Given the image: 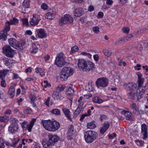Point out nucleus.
<instances>
[{
  "instance_id": "f257e3e1",
  "label": "nucleus",
  "mask_w": 148,
  "mask_h": 148,
  "mask_svg": "<svg viewBox=\"0 0 148 148\" xmlns=\"http://www.w3.org/2000/svg\"><path fill=\"white\" fill-rule=\"evenodd\" d=\"M77 64L80 70L86 72L92 71L94 67V64L92 62L86 61L83 59H79Z\"/></svg>"
},
{
  "instance_id": "f03ea898",
  "label": "nucleus",
  "mask_w": 148,
  "mask_h": 148,
  "mask_svg": "<svg viewBox=\"0 0 148 148\" xmlns=\"http://www.w3.org/2000/svg\"><path fill=\"white\" fill-rule=\"evenodd\" d=\"M42 123L45 129L49 131L54 132L60 127V123L55 120H42Z\"/></svg>"
},
{
  "instance_id": "7ed1b4c3",
  "label": "nucleus",
  "mask_w": 148,
  "mask_h": 148,
  "mask_svg": "<svg viewBox=\"0 0 148 148\" xmlns=\"http://www.w3.org/2000/svg\"><path fill=\"white\" fill-rule=\"evenodd\" d=\"M49 140L48 141L45 139L42 141V145L45 148H52V146L57 142L59 139V138L56 135H48Z\"/></svg>"
},
{
  "instance_id": "20e7f679",
  "label": "nucleus",
  "mask_w": 148,
  "mask_h": 148,
  "mask_svg": "<svg viewBox=\"0 0 148 148\" xmlns=\"http://www.w3.org/2000/svg\"><path fill=\"white\" fill-rule=\"evenodd\" d=\"M73 69L70 67H64L60 75L61 80L62 81L66 80L69 76L73 74Z\"/></svg>"
},
{
  "instance_id": "39448f33",
  "label": "nucleus",
  "mask_w": 148,
  "mask_h": 148,
  "mask_svg": "<svg viewBox=\"0 0 148 148\" xmlns=\"http://www.w3.org/2000/svg\"><path fill=\"white\" fill-rule=\"evenodd\" d=\"M144 88H145V87H139L138 88H137L136 93H133L132 92L131 93H129V97L133 100L137 99V100H139L143 97L145 91V89Z\"/></svg>"
},
{
  "instance_id": "423d86ee",
  "label": "nucleus",
  "mask_w": 148,
  "mask_h": 148,
  "mask_svg": "<svg viewBox=\"0 0 148 148\" xmlns=\"http://www.w3.org/2000/svg\"><path fill=\"white\" fill-rule=\"evenodd\" d=\"M97 138V134L96 132L91 130L87 131L84 133V138L86 142L90 143Z\"/></svg>"
},
{
  "instance_id": "0eeeda50",
  "label": "nucleus",
  "mask_w": 148,
  "mask_h": 148,
  "mask_svg": "<svg viewBox=\"0 0 148 148\" xmlns=\"http://www.w3.org/2000/svg\"><path fill=\"white\" fill-rule=\"evenodd\" d=\"M10 124L8 127V130L12 133L17 132L19 128L18 121L16 119L13 118L10 121Z\"/></svg>"
},
{
  "instance_id": "6e6552de",
  "label": "nucleus",
  "mask_w": 148,
  "mask_h": 148,
  "mask_svg": "<svg viewBox=\"0 0 148 148\" xmlns=\"http://www.w3.org/2000/svg\"><path fill=\"white\" fill-rule=\"evenodd\" d=\"M108 79L106 77H103L97 79L96 81L95 84L98 88H104L108 86Z\"/></svg>"
},
{
  "instance_id": "1a4fd4ad",
  "label": "nucleus",
  "mask_w": 148,
  "mask_h": 148,
  "mask_svg": "<svg viewBox=\"0 0 148 148\" xmlns=\"http://www.w3.org/2000/svg\"><path fill=\"white\" fill-rule=\"evenodd\" d=\"M2 49L3 53L6 56L9 58L13 57L15 51L12 49L10 46L7 45H5L3 47Z\"/></svg>"
},
{
  "instance_id": "9d476101",
  "label": "nucleus",
  "mask_w": 148,
  "mask_h": 148,
  "mask_svg": "<svg viewBox=\"0 0 148 148\" xmlns=\"http://www.w3.org/2000/svg\"><path fill=\"white\" fill-rule=\"evenodd\" d=\"M8 42L10 45L14 48L17 49L18 48H20V49H23L22 46L24 45V44L20 43L15 38H10L8 40Z\"/></svg>"
},
{
  "instance_id": "9b49d317",
  "label": "nucleus",
  "mask_w": 148,
  "mask_h": 148,
  "mask_svg": "<svg viewBox=\"0 0 148 148\" xmlns=\"http://www.w3.org/2000/svg\"><path fill=\"white\" fill-rule=\"evenodd\" d=\"M65 62L63 53H61L57 56L55 60L56 64L58 66L62 67L64 65Z\"/></svg>"
},
{
  "instance_id": "f8f14e48",
  "label": "nucleus",
  "mask_w": 148,
  "mask_h": 148,
  "mask_svg": "<svg viewBox=\"0 0 148 148\" xmlns=\"http://www.w3.org/2000/svg\"><path fill=\"white\" fill-rule=\"evenodd\" d=\"M40 20V17L39 16L36 14H34L33 17L31 19V21H29V23L32 26L37 25Z\"/></svg>"
},
{
  "instance_id": "ddd939ff",
  "label": "nucleus",
  "mask_w": 148,
  "mask_h": 148,
  "mask_svg": "<svg viewBox=\"0 0 148 148\" xmlns=\"http://www.w3.org/2000/svg\"><path fill=\"white\" fill-rule=\"evenodd\" d=\"M136 84H133L132 83H125L123 85V87L127 90L133 92L136 89Z\"/></svg>"
},
{
  "instance_id": "4468645a",
  "label": "nucleus",
  "mask_w": 148,
  "mask_h": 148,
  "mask_svg": "<svg viewBox=\"0 0 148 148\" xmlns=\"http://www.w3.org/2000/svg\"><path fill=\"white\" fill-rule=\"evenodd\" d=\"M73 13L74 16L80 17L84 14V11L82 8H79L74 9Z\"/></svg>"
},
{
  "instance_id": "2eb2a0df",
  "label": "nucleus",
  "mask_w": 148,
  "mask_h": 148,
  "mask_svg": "<svg viewBox=\"0 0 148 148\" xmlns=\"http://www.w3.org/2000/svg\"><path fill=\"white\" fill-rule=\"evenodd\" d=\"M110 126V124L108 122L103 123L100 129L99 134L103 135L108 129Z\"/></svg>"
},
{
  "instance_id": "dca6fc26",
  "label": "nucleus",
  "mask_w": 148,
  "mask_h": 148,
  "mask_svg": "<svg viewBox=\"0 0 148 148\" xmlns=\"http://www.w3.org/2000/svg\"><path fill=\"white\" fill-rule=\"evenodd\" d=\"M121 113L122 114L124 115L127 120L133 121L134 119L132 117L131 113L128 111L123 110L121 112Z\"/></svg>"
},
{
  "instance_id": "f3484780",
  "label": "nucleus",
  "mask_w": 148,
  "mask_h": 148,
  "mask_svg": "<svg viewBox=\"0 0 148 148\" xmlns=\"http://www.w3.org/2000/svg\"><path fill=\"white\" fill-rule=\"evenodd\" d=\"M147 127L146 125L145 124H143L141 125V134L143 135V139L145 140L147 137Z\"/></svg>"
},
{
  "instance_id": "a211bd4d",
  "label": "nucleus",
  "mask_w": 148,
  "mask_h": 148,
  "mask_svg": "<svg viewBox=\"0 0 148 148\" xmlns=\"http://www.w3.org/2000/svg\"><path fill=\"white\" fill-rule=\"evenodd\" d=\"M133 37L132 34H130L122 38L120 40L116 41V43L120 44L122 43L127 41L130 40V39Z\"/></svg>"
},
{
  "instance_id": "6ab92c4d",
  "label": "nucleus",
  "mask_w": 148,
  "mask_h": 148,
  "mask_svg": "<svg viewBox=\"0 0 148 148\" xmlns=\"http://www.w3.org/2000/svg\"><path fill=\"white\" fill-rule=\"evenodd\" d=\"M130 107L131 109V111L133 113L136 115L139 114V112L136 105L135 103H133L131 104Z\"/></svg>"
},
{
  "instance_id": "aec40b11",
  "label": "nucleus",
  "mask_w": 148,
  "mask_h": 148,
  "mask_svg": "<svg viewBox=\"0 0 148 148\" xmlns=\"http://www.w3.org/2000/svg\"><path fill=\"white\" fill-rule=\"evenodd\" d=\"M38 36L41 38L45 37L46 34L45 30L43 29H39L37 31Z\"/></svg>"
},
{
  "instance_id": "412c9836",
  "label": "nucleus",
  "mask_w": 148,
  "mask_h": 148,
  "mask_svg": "<svg viewBox=\"0 0 148 148\" xmlns=\"http://www.w3.org/2000/svg\"><path fill=\"white\" fill-rule=\"evenodd\" d=\"M62 111L67 119L71 121H72L71 118L70 117V112L69 109L66 108H62Z\"/></svg>"
},
{
  "instance_id": "4be33fe9",
  "label": "nucleus",
  "mask_w": 148,
  "mask_h": 148,
  "mask_svg": "<svg viewBox=\"0 0 148 148\" xmlns=\"http://www.w3.org/2000/svg\"><path fill=\"white\" fill-rule=\"evenodd\" d=\"M15 88L13 86L10 87L8 91V96L10 98H12L14 97L15 94Z\"/></svg>"
},
{
  "instance_id": "5701e85b",
  "label": "nucleus",
  "mask_w": 148,
  "mask_h": 148,
  "mask_svg": "<svg viewBox=\"0 0 148 148\" xmlns=\"http://www.w3.org/2000/svg\"><path fill=\"white\" fill-rule=\"evenodd\" d=\"M9 72V70L3 69L0 70V78L1 79H5L6 75Z\"/></svg>"
},
{
  "instance_id": "b1692460",
  "label": "nucleus",
  "mask_w": 148,
  "mask_h": 148,
  "mask_svg": "<svg viewBox=\"0 0 148 148\" xmlns=\"http://www.w3.org/2000/svg\"><path fill=\"white\" fill-rule=\"evenodd\" d=\"M72 86L69 85L68 86V89L66 90V94L68 95L73 96L74 94V90L72 88Z\"/></svg>"
},
{
  "instance_id": "393cba45",
  "label": "nucleus",
  "mask_w": 148,
  "mask_h": 148,
  "mask_svg": "<svg viewBox=\"0 0 148 148\" xmlns=\"http://www.w3.org/2000/svg\"><path fill=\"white\" fill-rule=\"evenodd\" d=\"M65 20H66L67 24H71L73 23V18L68 14L65 15Z\"/></svg>"
},
{
  "instance_id": "a878e982",
  "label": "nucleus",
  "mask_w": 148,
  "mask_h": 148,
  "mask_svg": "<svg viewBox=\"0 0 148 148\" xmlns=\"http://www.w3.org/2000/svg\"><path fill=\"white\" fill-rule=\"evenodd\" d=\"M92 101L96 103L100 104L103 102V101L99 97L96 96L93 98Z\"/></svg>"
},
{
  "instance_id": "bb28decb",
  "label": "nucleus",
  "mask_w": 148,
  "mask_h": 148,
  "mask_svg": "<svg viewBox=\"0 0 148 148\" xmlns=\"http://www.w3.org/2000/svg\"><path fill=\"white\" fill-rule=\"evenodd\" d=\"M45 17L46 19H53L55 18V14L53 13L49 12L46 14Z\"/></svg>"
},
{
  "instance_id": "cd10ccee",
  "label": "nucleus",
  "mask_w": 148,
  "mask_h": 148,
  "mask_svg": "<svg viewBox=\"0 0 148 148\" xmlns=\"http://www.w3.org/2000/svg\"><path fill=\"white\" fill-rule=\"evenodd\" d=\"M7 33L4 31H1L0 33V39L4 41L6 40L7 38Z\"/></svg>"
},
{
  "instance_id": "c85d7f7f",
  "label": "nucleus",
  "mask_w": 148,
  "mask_h": 148,
  "mask_svg": "<svg viewBox=\"0 0 148 148\" xmlns=\"http://www.w3.org/2000/svg\"><path fill=\"white\" fill-rule=\"evenodd\" d=\"M95 122L93 121L90 122L88 123H87V127L90 129H93L95 128L96 125L95 123Z\"/></svg>"
},
{
  "instance_id": "c756f323",
  "label": "nucleus",
  "mask_w": 148,
  "mask_h": 148,
  "mask_svg": "<svg viewBox=\"0 0 148 148\" xmlns=\"http://www.w3.org/2000/svg\"><path fill=\"white\" fill-rule=\"evenodd\" d=\"M11 25L10 23V22L9 21H7L5 23V26L4 29L2 31H4L6 33L9 31L10 29V25Z\"/></svg>"
},
{
  "instance_id": "7c9ffc66",
  "label": "nucleus",
  "mask_w": 148,
  "mask_h": 148,
  "mask_svg": "<svg viewBox=\"0 0 148 148\" xmlns=\"http://www.w3.org/2000/svg\"><path fill=\"white\" fill-rule=\"evenodd\" d=\"M29 1H26L25 2L24 1L23 3V7L22 8L23 10H24L26 11V9L29 8Z\"/></svg>"
},
{
  "instance_id": "2f4dec72",
  "label": "nucleus",
  "mask_w": 148,
  "mask_h": 148,
  "mask_svg": "<svg viewBox=\"0 0 148 148\" xmlns=\"http://www.w3.org/2000/svg\"><path fill=\"white\" fill-rule=\"evenodd\" d=\"M9 120V117L7 116H0V121L6 123L8 122Z\"/></svg>"
},
{
  "instance_id": "473e14b6",
  "label": "nucleus",
  "mask_w": 148,
  "mask_h": 148,
  "mask_svg": "<svg viewBox=\"0 0 148 148\" xmlns=\"http://www.w3.org/2000/svg\"><path fill=\"white\" fill-rule=\"evenodd\" d=\"M50 112L52 114L56 115H60V111L58 109H53Z\"/></svg>"
},
{
  "instance_id": "72a5a7b5",
  "label": "nucleus",
  "mask_w": 148,
  "mask_h": 148,
  "mask_svg": "<svg viewBox=\"0 0 148 148\" xmlns=\"http://www.w3.org/2000/svg\"><path fill=\"white\" fill-rule=\"evenodd\" d=\"M82 109L78 107L74 112V117L75 118L77 117V116L80 113Z\"/></svg>"
},
{
  "instance_id": "f704fd0d",
  "label": "nucleus",
  "mask_w": 148,
  "mask_h": 148,
  "mask_svg": "<svg viewBox=\"0 0 148 148\" xmlns=\"http://www.w3.org/2000/svg\"><path fill=\"white\" fill-rule=\"evenodd\" d=\"M74 133V129L73 125H71L70 127L69 128L68 130V134L69 135H72Z\"/></svg>"
},
{
  "instance_id": "c9c22d12",
  "label": "nucleus",
  "mask_w": 148,
  "mask_h": 148,
  "mask_svg": "<svg viewBox=\"0 0 148 148\" xmlns=\"http://www.w3.org/2000/svg\"><path fill=\"white\" fill-rule=\"evenodd\" d=\"M65 87L66 86L64 85H59L57 88L56 91L57 92H59L63 90Z\"/></svg>"
},
{
  "instance_id": "e433bc0d",
  "label": "nucleus",
  "mask_w": 148,
  "mask_h": 148,
  "mask_svg": "<svg viewBox=\"0 0 148 148\" xmlns=\"http://www.w3.org/2000/svg\"><path fill=\"white\" fill-rule=\"evenodd\" d=\"M59 24L60 25L67 24L66 20H65V15L64 17L61 18L59 20Z\"/></svg>"
},
{
  "instance_id": "4c0bfd02",
  "label": "nucleus",
  "mask_w": 148,
  "mask_h": 148,
  "mask_svg": "<svg viewBox=\"0 0 148 148\" xmlns=\"http://www.w3.org/2000/svg\"><path fill=\"white\" fill-rule=\"evenodd\" d=\"M58 92L56 91H54L52 94V96L55 99H59L60 97L58 94Z\"/></svg>"
},
{
  "instance_id": "58836bf2",
  "label": "nucleus",
  "mask_w": 148,
  "mask_h": 148,
  "mask_svg": "<svg viewBox=\"0 0 148 148\" xmlns=\"http://www.w3.org/2000/svg\"><path fill=\"white\" fill-rule=\"evenodd\" d=\"M144 80V79L143 78H139L138 79V88L139 87H143L141 86L143 84Z\"/></svg>"
},
{
  "instance_id": "ea45409f",
  "label": "nucleus",
  "mask_w": 148,
  "mask_h": 148,
  "mask_svg": "<svg viewBox=\"0 0 148 148\" xmlns=\"http://www.w3.org/2000/svg\"><path fill=\"white\" fill-rule=\"evenodd\" d=\"M18 20L17 19L15 18H13L12 20H10V22L11 25H15L18 23Z\"/></svg>"
},
{
  "instance_id": "a19ab883",
  "label": "nucleus",
  "mask_w": 148,
  "mask_h": 148,
  "mask_svg": "<svg viewBox=\"0 0 148 148\" xmlns=\"http://www.w3.org/2000/svg\"><path fill=\"white\" fill-rule=\"evenodd\" d=\"M78 50V48L77 46H75L72 47L70 51V53L72 54L74 52L77 51Z\"/></svg>"
},
{
  "instance_id": "79ce46f5",
  "label": "nucleus",
  "mask_w": 148,
  "mask_h": 148,
  "mask_svg": "<svg viewBox=\"0 0 148 148\" xmlns=\"http://www.w3.org/2000/svg\"><path fill=\"white\" fill-rule=\"evenodd\" d=\"M38 51V48L35 45H32V50L31 51L32 53H36Z\"/></svg>"
},
{
  "instance_id": "37998d69",
  "label": "nucleus",
  "mask_w": 148,
  "mask_h": 148,
  "mask_svg": "<svg viewBox=\"0 0 148 148\" xmlns=\"http://www.w3.org/2000/svg\"><path fill=\"white\" fill-rule=\"evenodd\" d=\"M42 84V86L45 88L47 86L49 87L50 86V84L47 81H44Z\"/></svg>"
},
{
  "instance_id": "c03bdc74",
  "label": "nucleus",
  "mask_w": 148,
  "mask_h": 148,
  "mask_svg": "<svg viewBox=\"0 0 148 148\" xmlns=\"http://www.w3.org/2000/svg\"><path fill=\"white\" fill-rule=\"evenodd\" d=\"M24 113L25 114H30L32 113L33 111L30 109H27L24 110Z\"/></svg>"
},
{
  "instance_id": "a18cd8bd",
  "label": "nucleus",
  "mask_w": 148,
  "mask_h": 148,
  "mask_svg": "<svg viewBox=\"0 0 148 148\" xmlns=\"http://www.w3.org/2000/svg\"><path fill=\"white\" fill-rule=\"evenodd\" d=\"M23 25V26H28L29 24L28 22V19L27 18H24L22 19Z\"/></svg>"
},
{
  "instance_id": "49530a36",
  "label": "nucleus",
  "mask_w": 148,
  "mask_h": 148,
  "mask_svg": "<svg viewBox=\"0 0 148 148\" xmlns=\"http://www.w3.org/2000/svg\"><path fill=\"white\" fill-rule=\"evenodd\" d=\"M92 30L94 33L97 34L99 32V28L98 26H95L92 27Z\"/></svg>"
},
{
  "instance_id": "de8ad7c7",
  "label": "nucleus",
  "mask_w": 148,
  "mask_h": 148,
  "mask_svg": "<svg viewBox=\"0 0 148 148\" xmlns=\"http://www.w3.org/2000/svg\"><path fill=\"white\" fill-rule=\"evenodd\" d=\"M4 142L2 138H0V148H4Z\"/></svg>"
},
{
  "instance_id": "09e8293b",
  "label": "nucleus",
  "mask_w": 148,
  "mask_h": 148,
  "mask_svg": "<svg viewBox=\"0 0 148 148\" xmlns=\"http://www.w3.org/2000/svg\"><path fill=\"white\" fill-rule=\"evenodd\" d=\"M4 79H1V85L3 87H5L6 86V84Z\"/></svg>"
},
{
  "instance_id": "8fccbe9b",
  "label": "nucleus",
  "mask_w": 148,
  "mask_h": 148,
  "mask_svg": "<svg viewBox=\"0 0 148 148\" xmlns=\"http://www.w3.org/2000/svg\"><path fill=\"white\" fill-rule=\"evenodd\" d=\"M126 63L124 61H123L122 60H121L119 61L118 63V64L119 66H121L123 65L124 66H125L126 65Z\"/></svg>"
},
{
  "instance_id": "3c124183",
  "label": "nucleus",
  "mask_w": 148,
  "mask_h": 148,
  "mask_svg": "<svg viewBox=\"0 0 148 148\" xmlns=\"http://www.w3.org/2000/svg\"><path fill=\"white\" fill-rule=\"evenodd\" d=\"M122 30L124 33L128 34L129 32L130 28L128 27H125L122 28Z\"/></svg>"
},
{
  "instance_id": "603ef678",
  "label": "nucleus",
  "mask_w": 148,
  "mask_h": 148,
  "mask_svg": "<svg viewBox=\"0 0 148 148\" xmlns=\"http://www.w3.org/2000/svg\"><path fill=\"white\" fill-rule=\"evenodd\" d=\"M82 54L83 55H84L86 57H87L89 59H90L91 57V54L89 53L83 52L82 53Z\"/></svg>"
},
{
  "instance_id": "864d4df0",
  "label": "nucleus",
  "mask_w": 148,
  "mask_h": 148,
  "mask_svg": "<svg viewBox=\"0 0 148 148\" xmlns=\"http://www.w3.org/2000/svg\"><path fill=\"white\" fill-rule=\"evenodd\" d=\"M107 118V117L106 115L102 114L100 116V119L101 121H102L104 119H106Z\"/></svg>"
},
{
  "instance_id": "5fc2aeb1",
  "label": "nucleus",
  "mask_w": 148,
  "mask_h": 148,
  "mask_svg": "<svg viewBox=\"0 0 148 148\" xmlns=\"http://www.w3.org/2000/svg\"><path fill=\"white\" fill-rule=\"evenodd\" d=\"M137 144L139 146H142L144 144V141H140L139 140H137L136 141Z\"/></svg>"
},
{
  "instance_id": "6e6d98bb",
  "label": "nucleus",
  "mask_w": 148,
  "mask_h": 148,
  "mask_svg": "<svg viewBox=\"0 0 148 148\" xmlns=\"http://www.w3.org/2000/svg\"><path fill=\"white\" fill-rule=\"evenodd\" d=\"M33 125L29 124V125H27V129L29 132H30L32 130V129L33 127Z\"/></svg>"
},
{
  "instance_id": "4d7b16f0",
  "label": "nucleus",
  "mask_w": 148,
  "mask_h": 148,
  "mask_svg": "<svg viewBox=\"0 0 148 148\" xmlns=\"http://www.w3.org/2000/svg\"><path fill=\"white\" fill-rule=\"evenodd\" d=\"M41 8L42 9L44 10H46L47 9L48 7L46 3H44L42 4Z\"/></svg>"
},
{
  "instance_id": "13d9d810",
  "label": "nucleus",
  "mask_w": 148,
  "mask_h": 148,
  "mask_svg": "<svg viewBox=\"0 0 148 148\" xmlns=\"http://www.w3.org/2000/svg\"><path fill=\"white\" fill-rule=\"evenodd\" d=\"M104 54L106 56L108 57L110 56L111 54V53L108 51L105 50L103 51Z\"/></svg>"
},
{
  "instance_id": "bf43d9fd",
  "label": "nucleus",
  "mask_w": 148,
  "mask_h": 148,
  "mask_svg": "<svg viewBox=\"0 0 148 148\" xmlns=\"http://www.w3.org/2000/svg\"><path fill=\"white\" fill-rule=\"evenodd\" d=\"M92 96L91 94L89 93L84 95V97L86 99H88Z\"/></svg>"
},
{
  "instance_id": "052dcab7",
  "label": "nucleus",
  "mask_w": 148,
  "mask_h": 148,
  "mask_svg": "<svg viewBox=\"0 0 148 148\" xmlns=\"http://www.w3.org/2000/svg\"><path fill=\"white\" fill-rule=\"evenodd\" d=\"M86 116H87L85 113L82 115L79 119L80 121H82Z\"/></svg>"
},
{
  "instance_id": "680f3d73",
  "label": "nucleus",
  "mask_w": 148,
  "mask_h": 148,
  "mask_svg": "<svg viewBox=\"0 0 148 148\" xmlns=\"http://www.w3.org/2000/svg\"><path fill=\"white\" fill-rule=\"evenodd\" d=\"M50 98L48 97L47 99H46L44 103L48 106H49V102L50 101Z\"/></svg>"
},
{
  "instance_id": "e2e57ef3",
  "label": "nucleus",
  "mask_w": 148,
  "mask_h": 148,
  "mask_svg": "<svg viewBox=\"0 0 148 148\" xmlns=\"http://www.w3.org/2000/svg\"><path fill=\"white\" fill-rule=\"evenodd\" d=\"M50 58V56L48 54L47 55L44 57L45 60L46 62H47V61H48L49 59Z\"/></svg>"
},
{
  "instance_id": "0e129e2a",
  "label": "nucleus",
  "mask_w": 148,
  "mask_h": 148,
  "mask_svg": "<svg viewBox=\"0 0 148 148\" xmlns=\"http://www.w3.org/2000/svg\"><path fill=\"white\" fill-rule=\"evenodd\" d=\"M103 16V13L101 12H99L98 14V18H101Z\"/></svg>"
},
{
  "instance_id": "69168bd1",
  "label": "nucleus",
  "mask_w": 148,
  "mask_h": 148,
  "mask_svg": "<svg viewBox=\"0 0 148 148\" xmlns=\"http://www.w3.org/2000/svg\"><path fill=\"white\" fill-rule=\"evenodd\" d=\"M79 104H78V107L80 108L83 109V106L84 105V102L83 101L78 102Z\"/></svg>"
},
{
  "instance_id": "338daca9",
  "label": "nucleus",
  "mask_w": 148,
  "mask_h": 148,
  "mask_svg": "<svg viewBox=\"0 0 148 148\" xmlns=\"http://www.w3.org/2000/svg\"><path fill=\"white\" fill-rule=\"evenodd\" d=\"M36 119H32V121L30 122L29 124L33 126L34 124V123L36 122Z\"/></svg>"
},
{
  "instance_id": "774afa93",
  "label": "nucleus",
  "mask_w": 148,
  "mask_h": 148,
  "mask_svg": "<svg viewBox=\"0 0 148 148\" xmlns=\"http://www.w3.org/2000/svg\"><path fill=\"white\" fill-rule=\"evenodd\" d=\"M93 58L95 61H97L99 59V56L97 55H94L93 56Z\"/></svg>"
}]
</instances>
